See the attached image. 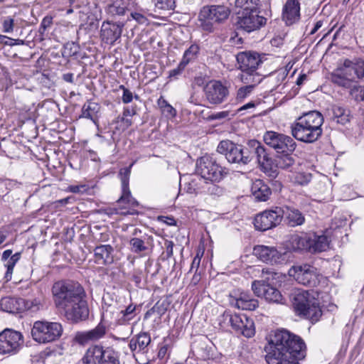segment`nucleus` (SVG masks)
I'll return each mask as SVG.
<instances>
[{"instance_id":"obj_1","label":"nucleus","mask_w":364,"mask_h":364,"mask_svg":"<svg viewBox=\"0 0 364 364\" xmlns=\"http://www.w3.org/2000/svg\"><path fill=\"white\" fill-rule=\"evenodd\" d=\"M56 308L73 323L85 321L89 316L86 293L83 287L72 280L55 282L51 289Z\"/></svg>"},{"instance_id":"obj_2","label":"nucleus","mask_w":364,"mask_h":364,"mask_svg":"<svg viewBox=\"0 0 364 364\" xmlns=\"http://www.w3.org/2000/svg\"><path fill=\"white\" fill-rule=\"evenodd\" d=\"M268 364H300L306 355L303 339L287 330L277 331L265 347Z\"/></svg>"},{"instance_id":"obj_3","label":"nucleus","mask_w":364,"mask_h":364,"mask_svg":"<svg viewBox=\"0 0 364 364\" xmlns=\"http://www.w3.org/2000/svg\"><path fill=\"white\" fill-rule=\"evenodd\" d=\"M323 124V117L321 113L318 111H310L299 117L291 124V134L299 141L313 143L321 136Z\"/></svg>"},{"instance_id":"obj_4","label":"nucleus","mask_w":364,"mask_h":364,"mask_svg":"<svg viewBox=\"0 0 364 364\" xmlns=\"http://www.w3.org/2000/svg\"><path fill=\"white\" fill-rule=\"evenodd\" d=\"M364 77V60L360 58L341 60L337 68L331 74V82L346 89L360 90L355 83Z\"/></svg>"},{"instance_id":"obj_5","label":"nucleus","mask_w":364,"mask_h":364,"mask_svg":"<svg viewBox=\"0 0 364 364\" xmlns=\"http://www.w3.org/2000/svg\"><path fill=\"white\" fill-rule=\"evenodd\" d=\"M316 294L314 291L297 290L292 297V306L296 313L311 320L312 323L318 321L322 316Z\"/></svg>"},{"instance_id":"obj_6","label":"nucleus","mask_w":364,"mask_h":364,"mask_svg":"<svg viewBox=\"0 0 364 364\" xmlns=\"http://www.w3.org/2000/svg\"><path fill=\"white\" fill-rule=\"evenodd\" d=\"M230 9L225 5H207L201 8L198 16V25L203 31L212 33L216 24L227 20Z\"/></svg>"},{"instance_id":"obj_7","label":"nucleus","mask_w":364,"mask_h":364,"mask_svg":"<svg viewBox=\"0 0 364 364\" xmlns=\"http://www.w3.org/2000/svg\"><path fill=\"white\" fill-rule=\"evenodd\" d=\"M290 243L293 250H306L310 253L326 251L329 245V240L324 235L310 232L302 235L291 236Z\"/></svg>"},{"instance_id":"obj_8","label":"nucleus","mask_w":364,"mask_h":364,"mask_svg":"<svg viewBox=\"0 0 364 364\" xmlns=\"http://www.w3.org/2000/svg\"><path fill=\"white\" fill-rule=\"evenodd\" d=\"M236 59L242 71L240 80L242 82H261L262 78L257 72L258 66L262 62L259 53L252 51L240 52L237 55Z\"/></svg>"},{"instance_id":"obj_9","label":"nucleus","mask_w":364,"mask_h":364,"mask_svg":"<svg viewBox=\"0 0 364 364\" xmlns=\"http://www.w3.org/2000/svg\"><path fill=\"white\" fill-rule=\"evenodd\" d=\"M217 151L225 155L228 161L231 164L245 166L251 161V154L248 150V143L247 146H242L235 144L230 140H223L219 143Z\"/></svg>"},{"instance_id":"obj_10","label":"nucleus","mask_w":364,"mask_h":364,"mask_svg":"<svg viewBox=\"0 0 364 364\" xmlns=\"http://www.w3.org/2000/svg\"><path fill=\"white\" fill-rule=\"evenodd\" d=\"M196 172L203 179L212 182L220 181L228 173L225 168L222 167L213 158L208 155L197 160Z\"/></svg>"},{"instance_id":"obj_11","label":"nucleus","mask_w":364,"mask_h":364,"mask_svg":"<svg viewBox=\"0 0 364 364\" xmlns=\"http://www.w3.org/2000/svg\"><path fill=\"white\" fill-rule=\"evenodd\" d=\"M230 323L232 328L237 333L247 338L255 335V324L253 321L245 314H232L225 311L220 318V324Z\"/></svg>"},{"instance_id":"obj_12","label":"nucleus","mask_w":364,"mask_h":364,"mask_svg":"<svg viewBox=\"0 0 364 364\" xmlns=\"http://www.w3.org/2000/svg\"><path fill=\"white\" fill-rule=\"evenodd\" d=\"M261 276L263 278L262 279L255 280L252 284V289L254 294L258 297L264 298L269 302L279 303L282 299L280 291L270 286L267 282L269 279V276L273 277V272L268 268L262 269Z\"/></svg>"},{"instance_id":"obj_13","label":"nucleus","mask_w":364,"mask_h":364,"mask_svg":"<svg viewBox=\"0 0 364 364\" xmlns=\"http://www.w3.org/2000/svg\"><path fill=\"white\" fill-rule=\"evenodd\" d=\"M63 328L57 322L36 321L31 329L33 338L41 343H49L58 339L62 334Z\"/></svg>"},{"instance_id":"obj_14","label":"nucleus","mask_w":364,"mask_h":364,"mask_svg":"<svg viewBox=\"0 0 364 364\" xmlns=\"http://www.w3.org/2000/svg\"><path fill=\"white\" fill-rule=\"evenodd\" d=\"M248 150L251 154V161L256 157L257 161L264 173L269 177H277L278 173L274 167V161L259 141L257 140L249 141Z\"/></svg>"},{"instance_id":"obj_15","label":"nucleus","mask_w":364,"mask_h":364,"mask_svg":"<svg viewBox=\"0 0 364 364\" xmlns=\"http://www.w3.org/2000/svg\"><path fill=\"white\" fill-rule=\"evenodd\" d=\"M288 273L299 284L310 287H316L322 277L316 267L308 264L292 266Z\"/></svg>"},{"instance_id":"obj_16","label":"nucleus","mask_w":364,"mask_h":364,"mask_svg":"<svg viewBox=\"0 0 364 364\" xmlns=\"http://www.w3.org/2000/svg\"><path fill=\"white\" fill-rule=\"evenodd\" d=\"M134 163L131 164L129 166L121 168L119 173L122 183V196L118 199L117 203L119 205L125 203L127 206L122 207L118 210V213L122 215H132L134 213L130 210H127L129 207H135L138 205V202L134 198L129 188V181L131 174V169Z\"/></svg>"},{"instance_id":"obj_17","label":"nucleus","mask_w":364,"mask_h":364,"mask_svg":"<svg viewBox=\"0 0 364 364\" xmlns=\"http://www.w3.org/2000/svg\"><path fill=\"white\" fill-rule=\"evenodd\" d=\"M265 144L274 149L277 154L294 153L296 141L289 136L273 131L266 132L263 136Z\"/></svg>"},{"instance_id":"obj_18","label":"nucleus","mask_w":364,"mask_h":364,"mask_svg":"<svg viewBox=\"0 0 364 364\" xmlns=\"http://www.w3.org/2000/svg\"><path fill=\"white\" fill-rule=\"evenodd\" d=\"M283 209L279 207L266 210L256 215L254 220V225L256 230L266 231L280 224L283 218Z\"/></svg>"},{"instance_id":"obj_19","label":"nucleus","mask_w":364,"mask_h":364,"mask_svg":"<svg viewBox=\"0 0 364 364\" xmlns=\"http://www.w3.org/2000/svg\"><path fill=\"white\" fill-rule=\"evenodd\" d=\"M23 343V336L19 331L5 329L0 333V354H15Z\"/></svg>"},{"instance_id":"obj_20","label":"nucleus","mask_w":364,"mask_h":364,"mask_svg":"<svg viewBox=\"0 0 364 364\" xmlns=\"http://www.w3.org/2000/svg\"><path fill=\"white\" fill-rule=\"evenodd\" d=\"M266 23L267 18L259 15V11L255 13L240 14L236 16L237 28L247 33L258 31Z\"/></svg>"},{"instance_id":"obj_21","label":"nucleus","mask_w":364,"mask_h":364,"mask_svg":"<svg viewBox=\"0 0 364 364\" xmlns=\"http://www.w3.org/2000/svg\"><path fill=\"white\" fill-rule=\"evenodd\" d=\"M207 100L212 105H220L229 96L228 87L219 80H211L205 87Z\"/></svg>"},{"instance_id":"obj_22","label":"nucleus","mask_w":364,"mask_h":364,"mask_svg":"<svg viewBox=\"0 0 364 364\" xmlns=\"http://www.w3.org/2000/svg\"><path fill=\"white\" fill-rule=\"evenodd\" d=\"M252 254L262 262L272 265L283 261V255L274 247L256 245L253 248Z\"/></svg>"},{"instance_id":"obj_23","label":"nucleus","mask_w":364,"mask_h":364,"mask_svg":"<svg viewBox=\"0 0 364 364\" xmlns=\"http://www.w3.org/2000/svg\"><path fill=\"white\" fill-rule=\"evenodd\" d=\"M124 23L122 22H104L101 28L102 40L107 44L113 45L122 36Z\"/></svg>"},{"instance_id":"obj_24","label":"nucleus","mask_w":364,"mask_h":364,"mask_svg":"<svg viewBox=\"0 0 364 364\" xmlns=\"http://www.w3.org/2000/svg\"><path fill=\"white\" fill-rule=\"evenodd\" d=\"M129 243L133 253L146 255L154 247V237L152 235L144 234L140 237L131 238Z\"/></svg>"},{"instance_id":"obj_25","label":"nucleus","mask_w":364,"mask_h":364,"mask_svg":"<svg viewBox=\"0 0 364 364\" xmlns=\"http://www.w3.org/2000/svg\"><path fill=\"white\" fill-rule=\"evenodd\" d=\"M151 341V336L149 333L146 332H141L133 336L129 343V348L133 355L139 353H146Z\"/></svg>"},{"instance_id":"obj_26","label":"nucleus","mask_w":364,"mask_h":364,"mask_svg":"<svg viewBox=\"0 0 364 364\" xmlns=\"http://www.w3.org/2000/svg\"><path fill=\"white\" fill-rule=\"evenodd\" d=\"M282 20L292 25L300 18V3L298 0H287L282 9Z\"/></svg>"},{"instance_id":"obj_27","label":"nucleus","mask_w":364,"mask_h":364,"mask_svg":"<svg viewBox=\"0 0 364 364\" xmlns=\"http://www.w3.org/2000/svg\"><path fill=\"white\" fill-rule=\"evenodd\" d=\"M326 116L337 124H346L350 121V111L337 104L331 105L326 109Z\"/></svg>"},{"instance_id":"obj_28","label":"nucleus","mask_w":364,"mask_h":364,"mask_svg":"<svg viewBox=\"0 0 364 364\" xmlns=\"http://www.w3.org/2000/svg\"><path fill=\"white\" fill-rule=\"evenodd\" d=\"M106 326L100 323L95 328L77 333L75 340L80 344L84 345L90 341H96L102 338L106 333Z\"/></svg>"},{"instance_id":"obj_29","label":"nucleus","mask_w":364,"mask_h":364,"mask_svg":"<svg viewBox=\"0 0 364 364\" xmlns=\"http://www.w3.org/2000/svg\"><path fill=\"white\" fill-rule=\"evenodd\" d=\"M107 348L100 345L89 347L82 358L83 364H100L105 355Z\"/></svg>"},{"instance_id":"obj_30","label":"nucleus","mask_w":364,"mask_h":364,"mask_svg":"<svg viewBox=\"0 0 364 364\" xmlns=\"http://www.w3.org/2000/svg\"><path fill=\"white\" fill-rule=\"evenodd\" d=\"M282 209L284 211L283 218H284L289 226L296 227L305 223V217L299 210L289 206H286Z\"/></svg>"},{"instance_id":"obj_31","label":"nucleus","mask_w":364,"mask_h":364,"mask_svg":"<svg viewBox=\"0 0 364 364\" xmlns=\"http://www.w3.org/2000/svg\"><path fill=\"white\" fill-rule=\"evenodd\" d=\"M231 304L237 309L253 311L258 306V301L246 292H241L231 301Z\"/></svg>"},{"instance_id":"obj_32","label":"nucleus","mask_w":364,"mask_h":364,"mask_svg":"<svg viewBox=\"0 0 364 364\" xmlns=\"http://www.w3.org/2000/svg\"><path fill=\"white\" fill-rule=\"evenodd\" d=\"M113 252L114 248L110 245L97 246L94 250L96 262L102 264H112L114 261Z\"/></svg>"},{"instance_id":"obj_33","label":"nucleus","mask_w":364,"mask_h":364,"mask_svg":"<svg viewBox=\"0 0 364 364\" xmlns=\"http://www.w3.org/2000/svg\"><path fill=\"white\" fill-rule=\"evenodd\" d=\"M251 191L255 199L259 201L267 200L272 194L270 188L260 179L253 181Z\"/></svg>"},{"instance_id":"obj_34","label":"nucleus","mask_w":364,"mask_h":364,"mask_svg":"<svg viewBox=\"0 0 364 364\" xmlns=\"http://www.w3.org/2000/svg\"><path fill=\"white\" fill-rule=\"evenodd\" d=\"M259 0H235V10L237 15L245 13H255L259 10Z\"/></svg>"},{"instance_id":"obj_35","label":"nucleus","mask_w":364,"mask_h":364,"mask_svg":"<svg viewBox=\"0 0 364 364\" xmlns=\"http://www.w3.org/2000/svg\"><path fill=\"white\" fill-rule=\"evenodd\" d=\"M128 10V4L125 0H114L106 7V12L112 16H122Z\"/></svg>"},{"instance_id":"obj_36","label":"nucleus","mask_w":364,"mask_h":364,"mask_svg":"<svg viewBox=\"0 0 364 364\" xmlns=\"http://www.w3.org/2000/svg\"><path fill=\"white\" fill-rule=\"evenodd\" d=\"M100 110V106L97 103L87 101L84 104L82 108L81 117L87 119H90L94 123H96L97 114Z\"/></svg>"},{"instance_id":"obj_37","label":"nucleus","mask_w":364,"mask_h":364,"mask_svg":"<svg viewBox=\"0 0 364 364\" xmlns=\"http://www.w3.org/2000/svg\"><path fill=\"white\" fill-rule=\"evenodd\" d=\"M294 162L295 159L293 156V153H279L277 154L274 164H275V167L287 169L293 166Z\"/></svg>"},{"instance_id":"obj_38","label":"nucleus","mask_w":364,"mask_h":364,"mask_svg":"<svg viewBox=\"0 0 364 364\" xmlns=\"http://www.w3.org/2000/svg\"><path fill=\"white\" fill-rule=\"evenodd\" d=\"M244 83L247 84V85L239 88L237 92L236 99L237 101L240 102L243 101L246 97H247L252 93L256 85H258L259 82H250Z\"/></svg>"},{"instance_id":"obj_39","label":"nucleus","mask_w":364,"mask_h":364,"mask_svg":"<svg viewBox=\"0 0 364 364\" xmlns=\"http://www.w3.org/2000/svg\"><path fill=\"white\" fill-rule=\"evenodd\" d=\"M100 364H120L118 353L113 348L107 347V350Z\"/></svg>"},{"instance_id":"obj_40","label":"nucleus","mask_w":364,"mask_h":364,"mask_svg":"<svg viewBox=\"0 0 364 364\" xmlns=\"http://www.w3.org/2000/svg\"><path fill=\"white\" fill-rule=\"evenodd\" d=\"M199 51V47L196 44H192L183 53L181 62L187 65L190 62L196 59Z\"/></svg>"},{"instance_id":"obj_41","label":"nucleus","mask_w":364,"mask_h":364,"mask_svg":"<svg viewBox=\"0 0 364 364\" xmlns=\"http://www.w3.org/2000/svg\"><path fill=\"white\" fill-rule=\"evenodd\" d=\"M152 2L159 10H173L176 6L175 0H152Z\"/></svg>"},{"instance_id":"obj_42","label":"nucleus","mask_w":364,"mask_h":364,"mask_svg":"<svg viewBox=\"0 0 364 364\" xmlns=\"http://www.w3.org/2000/svg\"><path fill=\"white\" fill-rule=\"evenodd\" d=\"M207 181L203 178L193 179L190 185L194 188L195 194L204 193L206 188Z\"/></svg>"},{"instance_id":"obj_43","label":"nucleus","mask_w":364,"mask_h":364,"mask_svg":"<svg viewBox=\"0 0 364 364\" xmlns=\"http://www.w3.org/2000/svg\"><path fill=\"white\" fill-rule=\"evenodd\" d=\"M223 192L224 191L223 188L220 187L219 186L215 183L207 182L204 193H207L208 195L215 197L222 196L223 194Z\"/></svg>"},{"instance_id":"obj_44","label":"nucleus","mask_w":364,"mask_h":364,"mask_svg":"<svg viewBox=\"0 0 364 364\" xmlns=\"http://www.w3.org/2000/svg\"><path fill=\"white\" fill-rule=\"evenodd\" d=\"M2 30L4 33H11L14 31V19L11 16H4L1 18Z\"/></svg>"},{"instance_id":"obj_45","label":"nucleus","mask_w":364,"mask_h":364,"mask_svg":"<svg viewBox=\"0 0 364 364\" xmlns=\"http://www.w3.org/2000/svg\"><path fill=\"white\" fill-rule=\"evenodd\" d=\"M136 310V306L134 304H129L124 310L121 311V314H122V320L125 321H129L134 318L135 316L134 312Z\"/></svg>"},{"instance_id":"obj_46","label":"nucleus","mask_w":364,"mask_h":364,"mask_svg":"<svg viewBox=\"0 0 364 364\" xmlns=\"http://www.w3.org/2000/svg\"><path fill=\"white\" fill-rule=\"evenodd\" d=\"M23 302L26 310H31L33 311L38 310L41 304L40 300L37 299H23Z\"/></svg>"},{"instance_id":"obj_47","label":"nucleus","mask_w":364,"mask_h":364,"mask_svg":"<svg viewBox=\"0 0 364 364\" xmlns=\"http://www.w3.org/2000/svg\"><path fill=\"white\" fill-rule=\"evenodd\" d=\"M77 53V46L74 43H68L64 46L63 56H72Z\"/></svg>"},{"instance_id":"obj_48","label":"nucleus","mask_w":364,"mask_h":364,"mask_svg":"<svg viewBox=\"0 0 364 364\" xmlns=\"http://www.w3.org/2000/svg\"><path fill=\"white\" fill-rule=\"evenodd\" d=\"M174 244L172 241L165 240L164 241V248L165 251L163 252V255L164 258L168 259L173 256V248Z\"/></svg>"},{"instance_id":"obj_49","label":"nucleus","mask_w":364,"mask_h":364,"mask_svg":"<svg viewBox=\"0 0 364 364\" xmlns=\"http://www.w3.org/2000/svg\"><path fill=\"white\" fill-rule=\"evenodd\" d=\"M5 267H6V272L5 273V279L6 281H9L11 279V276L13 274V270L14 266L16 265V262L12 261L10 258L6 261Z\"/></svg>"},{"instance_id":"obj_50","label":"nucleus","mask_w":364,"mask_h":364,"mask_svg":"<svg viewBox=\"0 0 364 364\" xmlns=\"http://www.w3.org/2000/svg\"><path fill=\"white\" fill-rule=\"evenodd\" d=\"M0 43L4 44V45L12 46L14 44H16V45L17 44H23V41L19 40V39L14 40L11 38L6 36L0 34Z\"/></svg>"},{"instance_id":"obj_51","label":"nucleus","mask_w":364,"mask_h":364,"mask_svg":"<svg viewBox=\"0 0 364 364\" xmlns=\"http://www.w3.org/2000/svg\"><path fill=\"white\" fill-rule=\"evenodd\" d=\"M311 178V175L310 173H299L296 176V181L301 185H304L307 184Z\"/></svg>"},{"instance_id":"obj_52","label":"nucleus","mask_w":364,"mask_h":364,"mask_svg":"<svg viewBox=\"0 0 364 364\" xmlns=\"http://www.w3.org/2000/svg\"><path fill=\"white\" fill-rule=\"evenodd\" d=\"M132 18L139 24L147 25L149 23L148 18L143 14L139 12L131 13Z\"/></svg>"},{"instance_id":"obj_53","label":"nucleus","mask_w":364,"mask_h":364,"mask_svg":"<svg viewBox=\"0 0 364 364\" xmlns=\"http://www.w3.org/2000/svg\"><path fill=\"white\" fill-rule=\"evenodd\" d=\"M186 65L183 64L182 62H180L178 67L176 68H174L169 72V77H176L178 75H179L182 71L185 69Z\"/></svg>"},{"instance_id":"obj_54","label":"nucleus","mask_w":364,"mask_h":364,"mask_svg":"<svg viewBox=\"0 0 364 364\" xmlns=\"http://www.w3.org/2000/svg\"><path fill=\"white\" fill-rule=\"evenodd\" d=\"M53 23V18L51 16H45L41 23V29H43L45 31L48 28H49Z\"/></svg>"},{"instance_id":"obj_55","label":"nucleus","mask_w":364,"mask_h":364,"mask_svg":"<svg viewBox=\"0 0 364 364\" xmlns=\"http://www.w3.org/2000/svg\"><path fill=\"white\" fill-rule=\"evenodd\" d=\"M133 94L129 89H124V92H123V95L122 97V100L123 103L128 104L131 102L133 100Z\"/></svg>"},{"instance_id":"obj_56","label":"nucleus","mask_w":364,"mask_h":364,"mask_svg":"<svg viewBox=\"0 0 364 364\" xmlns=\"http://www.w3.org/2000/svg\"><path fill=\"white\" fill-rule=\"evenodd\" d=\"M230 112L228 111H222L218 112L215 114H211L209 118L212 120L215 119H222L228 117L229 116Z\"/></svg>"},{"instance_id":"obj_57","label":"nucleus","mask_w":364,"mask_h":364,"mask_svg":"<svg viewBox=\"0 0 364 364\" xmlns=\"http://www.w3.org/2000/svg\"><path fill=\"white\" fill-rule=\"evenodd\" d=\"M162 113L168 117H172L176 115V109L169 104L167 106H165V108L161 110Z\"/></svg>"},{"instance_id":"obj_58","label":"nucleus","mask_w":364,"mask_h":364,"mask_svg":"<svg viewBox=\"0 0 364 364\" xmlns=\"http://www.w3.org/2000/svg\"><path fill=\"white\" fill-rule=\"evenodd\" d=\"M200 257L198 254H197V255L193 259L190 271H192L193 269H196V271H197L200 266Z\"/></svg>"},{"instance_id":"obj_59","label":"nucleus","mask_w":364,"mask_h":364,"mask_svg":"<svg viewBox=\"0 0 364 364\" xmlns=\"http://www.w3.org/2000/svg\"><path fill=\"white\" fill-rule=\"evenodd\" d=\"M157 104H158L159 108L161 109V110L164 109L165 106H167L168 105H169V103L162 97H160L158 99Z\"/></svg>"},{"instance_id":"obj_60","label":"nucleus","mask_w":364,"mask_h":364,"mask_svg":"<svg viewBox=\"0 0 364 364\" xmlns=\"http://www.w3.org/2000/svg\"><path fill=\"white\" fill-rule=\"evenodd\" d=\"M288 71L286 69L279 70L277 71V78L278 80H284L287 75Z\"/></svg>"},{"instance_id":"obj_61","label":"nucleus","mask_w":364,"mask_h":364,"mask_svg":"<svg viewBox=\"0 0 364 364\" xmlns=\"http://www.w3.org/2000/svg\"><path fill=\"white\" fill-rule=\"evenodd\" d=\"M167 353V347L166 346H161L158 353V357L161 359L164 358Z\"/></svg>"},{"instance_id":"obj_62","label":"nucleus","mask_w":364,"mask_h":364,"mask_svg":"<svg viewBox=\"0 0 364 364\" xmlns=\"http://www.w3.org/2000/svg\"><path fill=\"white\" fill-rule=\"evenodd\" d=\"M11 255H12V250H6L3 252L2 256H1V259L4 261H6L11 257Z\"/></svg>"},{"instance_id":"obj_63","label":"nucleus","mask_w":364,"mask_h":364,"mask_svg":"<svg viewBox=\"0 0 364 364\" xmlns=\"http://www.w3.org/2000/svg\"><path fill=\"white\" fill-rule=\"evenodd\" d=\"M63 79L68 82L73 83V73H65L63 75Z\"/></svg>"},{"instance_id":"obj_64","label":"nucleus","mask_w":364,"mask_h":364,"mask_svg":"<svg viewBox=\"0 0 364 364\" xmlns=\"http://www.w3.org/2000/svg\"><path fill=\"white\" fill-rule=\"evenodd\" d=\"M323 25V22L321 21H318L315 25L314 27L312 28V30L310 32V34H314Z\"/></svg>"}]
</instances>
